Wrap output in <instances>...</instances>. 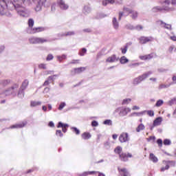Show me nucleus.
<instances>
[{
	"mask_svg": "<svg viewBox=\"0 0 176 176\" xmlns=\"http://www.w3.org/2000/svg\"><path fill=\"white\" fill-rule=\"evenodd\" d=\"M58 129L62 128V131L63 133H67V130L68 127H69V125L67 124H63V122H59L58 125H57Z\"/></svg>",
	"mask_w": 176,
	"mask_h": 176,
	"instance_id": "obj_13",
	"label": "nucleus"
},
{
	"mask_svg": "<svg viewBox=\"0 0 176 176\" xmlns=\"http://www.w3.org/2000/svg\"><path fill=\"white\" fill-rule=\"evenodd\" d=\"M28 24L29 28H32H32L34 27V19H30L28 20Z\"/></svg>",
	"mask_w": 176,
	"mask_h": 176,
	"instance_id": "obj_30",
	"label": "nucleus"
},
{
	"mask_svg": "<svg viewBox=\"0 0 176 176\" xmlns=\"http://www.w3.org/2000/svg\"><path fill=\"white\" fill-rule=\"evenodd\" d=\"M173 50H174V46L173 45H171L170 47H169V48H168L169 53H173Z\"/></svg>",
	"mask_w": 176,
	"mask_h": 176,
	"instance_id": "obj_56",
	"label": "nucleus"
},
{
	"mask_svg": "<svg viewBox=\"0 0 176 176\" xmlns=\"http://www.w3.org/2000/svg\"><path fill=\"white\" fill-rule=\"evenodd\" d=\"M122 10H123V12H119L118 20H122V17H123V16H124V14H126V16H129V14H130L131 13L133 9L129 6H124L123 7Z\"/></svg>",
	"mask_w": 176,
	"mask_h": 176,
	"instance_id": "obj_5",
	"label": "nucleus"
},
{
	"mask_svg": "<svg viewBox=\"0 0 176 176\" xmlns=\"http://www.w3.org/2000/svg\"><path fill=\"white\" fill-rule=\"evenodd\" d=\"M47 42V39L38 37L37 43H45Z\"/></svg>",
	"mask_w": 176,
	"mask_h": 176,
	"instance_id": "obj_34",
	"label": "nucleus"
},
{
	"mask_svg": "<svg viewBox=\"0 0 176 176\" xmlns=\"http://www.w3.org/2000/svg\"><path fill=\"white\" fill-rule=\"evenodd\" d=\"M108 3H111V5H113L115 3V0H107Z\"/></svg>",
	"mask_w": 176,
	"mask_h": 176,
	"instance_id": "obj_61",
	"label": "nucleus"
},
{
	"mask_svg": "<svg viewBox=\"0 0 176 176\" xmlns=\"http://www.w3.org/2000/svg\"><path fill=\"white\" fill-rule=\"evenodd\" d=\"M157 144H158V146H160V148H162L163 146V140H162V139H158L157 140Z\"/></svg>",
	"mask_w": 176,
	"mask_h": 176,
	"instance_id": "obj_44",
	"label": "nucleus"
},
{
	"mask_svg": "<svg viewBox=\"0 0 176 176\" xmlns=\"http://www.w3.org/2000/svg\"><path fill=\"white\" fill-rule=\"evenodd\" d=\"M87 50L86 48H82L80 52H79V56H85V54L87 53Z\"/></svg>",
	"mask_w": 176,
	"mask_h": 176,
	"instance_id": "obj_36",
	"label": "nucleus"
},
{
	"mask_svg": "<svg viewBox=\"0 0 176 176\" xmlns=\"http://www.w3.org/2000/svg\"><path fill=\"white\" fill-rule=\"evenodd\" d=\"M56 78H57V75H53V76H49L47 79V80H48V82L50 83H52V82H54V80L56 79Z\"/></svg>",
	"mask_w": 176,
	"mask_h": 176,
	"instance_id": "obj_31",
	"label": "nucleus"
},
{
	"mask_svg": "<svg viewBox=\"0 0 176 176\" xmlns=\"http://www.w3.org/2000/svg\"><path fill=\"white\" fill-rule=\"evenodd\" d=\"M145 113V111H142L140 113H135V115H137V116H141V115H144Z\"/></svg>",
	"mask_w": 176,
	"mask_h": 176,
	"instance_id": "obj_59",
	"label": "nucleus"
},
{
	"mask_svg": "<svg viewBox=\"0 0 176 176\" xmlns=\"http://www.w3.org/2000/svg\"><path fill=\"white\" fill-rule=\"evenodd\" d=\"M109 3H108V0H103L102 1V5L103 6H107V5H108Z\"/></svg>",
	"mask_w": 176,
	"mask_h": 176,
	"instance_id": "obj_57",
	"label": "nucleus"
},
{
	"mask_svg": "<svg viewBox=\"0 0 176 176\" xmlns=\"http://www.w3.org/2000/svg\"><path fill=\"white\" fill-rule=\"evenodd\" d=\"M156 140V138L155 136H150L148 138L146 139V140L149 142L150 141H155Z\"/></svg>",
	"mask_w": 176,
	"mask_h": 176,
	"instance_id": "obj_53",
	"label": "nucleus"
},
{
	"mask_svg": "<svg viewBox=\"0 0 176 176\" xmlns=\"http://www.w3.org/2000/svg\"><path fill=\"white\" fill-rule=\"evenodd\" d=\"M56 9H57V4H56V3H54L51 6V12H56Z\"/></svg>",
	"mask_w": 176,
	"mask_h": 176,
	"instance_id": "obj_40",
	"label": "nucleus"
},
{
	"mask_svg": "<svg viewBox=\"0 0 176 176\" xmlns=\"http://www.w3.org/2000/svg\"><path fill=\"white\" fill-rule=\"evenodd\" d=\"M168 168H170V165L169 164H166L165 166V167L163 166V167L161 168V171H166V170H168Z\"/></svg>",
	"mask_w": 176,
	"mask_h": 176,
	"instance_id": "obj_49",
	"label": "nucleus"
},
{
	"mask_svg": "<svg viewBox=\"0 0 176 176\" xmlns=\"http://www.w3.org/2000/svg\"><path fill=\"white\" fill-rule=\"evenodd\" d=\"M144 129H145V126H144L142 124H140L136 128V131H137V133H140V131H142V130H144Z\"/></svg>",
	"mask_w": 176,
	"mask_h": 176,
	"instance_id": "obj_29",
	"label": "nucleus"
},
{
	"mask_svg": "<svg viewBox=\"0 0 176 176\" xmlns=\"http://www.w3.org/2000/svg\"><path fill=\"white\" fill-rule=\"evenodd\" d=\"M30 43H32V45H35L38 43V37H31L29 38Z\"/></svg>",
	"mask_w": 176,
	"mask_h": 176,
	"instance_id": "obj_26",
	"label": "nucleus"
},
{
	"mask_svg": "<svg viewBox=\"0 0 176 176\" xmlns=\"http://www.w3.org/2000/svg\"><path fill=\"white\" fill-rule=\"evenodd\" d=\"M104 124H107L108 126H111L112 121L111 120H106L104 121Z\"/></svg>",
	"mask_w": 176,
	"mask_h": 176,
	"instance_id": "obj_48",
	"label": "nucleus"
},
{
	"mask_svg": "<svg viewBox=\"0 0 176 176\" xmlns=\"http://www.w3.org/2000/svg\"><path fill=\"white\" fill-rule=\"evenodd\" d=\"M42 104V102L39 101H31L30 107H39V105Z\"/></svg>",
	"mask_w": 176,
	"mask_h": 176,
	"instance_id": "obj_27",
	"label": "nucleus"
},
{
	"mask_svg": "<svg viewBox=\"0 0 176 176\" xmlns=\"http://www.w3.org/2000/svg\"><path fill=\"white\" fill-rule=\"evenodd\" d=\"M170 0H166L164 1L163 3V8H160V7H154L153 8V12H162V10H166L167 12H170V10H171V8L167 7L168 6V5H170Z\"/></svg>",
	"mask_w": 176,
	"mask_h": 176,
	"instance_id": "obj_3",
	"label": "nucleus"
},
{
	"mask_svg": "<svg viewBox=\"0 0 176 176\" xmlns=\"http://www.w3.org/2000/svg\"><path fill=\"white\" fill-rule=\"evenodd\" d=\"M119 141L121 143L127 142L129 141V133H122L120 135Z\"/></svg>",
	"mask_w": 176,
	"mask_h": 176,
	"instance_id": "obj_10",
	"label": "nucleus"
},
{
	"mask_svg": "<svg viewBox=\"0 0 176 176\" xmlns=\"http://www.w3.org/2000/svg\"><path fill=\"white\" fill-rule=\"evenodd\" d=\"M120 63L121 64H126V63H129V59L126 56H122L120 59Z\"/></svg>",
	"mask_w": 176,
	"mask_h": 176,
	"instance_id": "obj_28",
	"label": "nucleus"
},
{
	"mask_svg": "<svg viewBox=\"0 0 176 176\" xmlns=\"http://www.w3.org/2000/svg\"><path fill=\"white\" fill-rule=\"evenodd\" d=\"M116 61H119V58L116 57L115 54L108 57L106 60V63H116Z\"/></svg>",
	"mask_w": 176,
	"mask_h": 176,
	"instance_id": "obj_16",
	"label": "nucleus"
},
{
	"mask_svg": "<svg viewBox=\"0 0 176 176\" xmlns=\"http://www.w3.org/2000/svg\"><path fill=\"white\" fill-rule=\"evenodd\" d=\"M0 85L3 87L8 86V85H10V80H2L0 81Z\"/></svg>",
	"mask_w": 176,
	"mask_h": 176,
	"instance_id": "obj_25",
	"label": "nucleus"
},
{
	"mask_svg": "<svg viewBox=\"0 0 176 176\" xmlns=\"http://www.w3.org/2000/svg\"><path fill=\"white\" fill-rule=\"evenodd\" d=\"M149 159L150 160H151V162H153V163H157L158 162V159L156 157V156H155V154L153 153H150L149 155Z\"/></svg>",
	"mask_w": 176,
	"mask_h": 176,
	"instance_id": "obj_23",
	"label": "nucleus"
},
{
	"mask_svg": "<svg viewBox=\"0 0 176 176\" xmlns=\"http://www.w3.org/2000/svg\"><path fill=\"white\" fill-rule=\"evenodd\" d=\"M19 87L18 84H14V85L11 87L12 90H14V89H17Z\"/></svg>",
	"mask_w": 176,
	"mask_h": 176,
	"instance_id": "obj_58",
	"label": "nucleus"
},
{
	"mask_svg": "<svg viewBox=\"0 0 176 176\" xmlns=\"http://www.w3.org/2000/svg\"><path fill=\"white\" fill-rule=\"evenodd\" d=\"M57 58H58V61L61 62V61H63V60H65L67 58V56L62 55L60 56H58Z\"/></svg>",
	"mask_w": 176,
	"mask_h": 176,
	"instance_id": "obj_43",
	"label": "nucleus"
},
{
	"mask_svg": "<svg viewBox=\"0 0 176 176\" xmlns=\"http://www.w3.org/2000/svg\"><path fill=\"white\" fill-rule=\"evenodd\" d=\"M157 23L158 24H160V25H162V27H164V28H166V30H171L170 24L166 23L163 22V21H158Z\"/></svg>",
	"mask_w": 176,
	"mask_h": 176,
	"instance_id": "obj_18",
	"label": "nucleus"
},
{
	"mask_svg": "<svg viewBox=\"0 0 176 176\" xmlns=\"http://www.w3.org/2000/svg\"><path fill=\"white\" fill-rule=\"evenodd\" d=\"M153 41V38L152 36H141L139 38V43L140 45H145V43H148V42H152Z\"/></svg>",
	"mask_w": 176,
	"mask_h": 176,
	"instance_id": "obj_7",
	"label": "nucleus"
},
{
	"mask_svg": "<svg viewBox=\"0 0 176 176\" xmlns=\"http://www.w3.org/2000/svg\"><path fill=\"white\" fill-rule=\"evenodd\" d=\"M71 130H72V132L75 133L76 135H79V134H80V131H79V129H78L76 127H72Z\"/></svg>",
	"mask_w": 176,
	"mask_h": 176,
	"instance_id": "obj_33",
	"label": "nucleus"
},
{
	"mask_svg": "<svg viewBox=\"0 0 176 176\" xmlns=\"http://www.w3.org/2000/svg\"><path fill=\"white\" fill-rule=\"evenodd\" d=\"M27 125V122L23 121L20 122L19 124H16L10 126V129H23V127H25Z\"/></svg>",
	"mask_w": 176,
	"mask_h": 176,
	"instance_id": "obj_11",
	"label": "nucleus"
},
{
	"mask_svg": "<svg viewBox=\"0 0 176 176\" xmlns=\"http://www.w3.org/2000/svg\"><path fill=\"white\" fill-rule=\"evenodd\" d=\"M163 104H164V102L163 101V100H158L155 104V107H162Z\"/></svg>",
	"mask_w": 176,
	"mask_h": 176,
	"instance_id": "obj_35",
	"label": "nucleus"
},
{
	"mask_svg": "<svg viewBox=\"0 0 176 176\" xmlns=\"http://www.w3.org/2000/svg\"><path fill=\"white\" fill-rule=\"evenodd\" d=\"M65 107V102H61L59 105L58 109L59 111L63 110V109Z\"/></svg>",
	"mask_w": 176,
	"mask_h": 176,
	"instance_id": "obj_51",
	"label": "nucleus"
},
{
	"mask_svg": "<svg viewBox=\"0 0 176 176\" xmlns=\"http://www.w3.org/2000/svg\"><path fill=\"white\" fill-rule=\"evenodd\" d=\"M33 34H37V32H43L45 31V28L38 27V28H33L32 29Z\"/></svg>",
	"mask_w": 176,
	"mask_h": 176,
	"instance_id": "obj_19",
	"label": "nucleus"
},
{
	"mask_svg": "<svg viewBox=\"0 0 176 176\" xmlns=\"http://www.w3.org/2000/svg\"><path fill=\"white\" fill-rule=\"evenodd\" d=\"M113 25L115 30H118L119 28V23L116 17L113 18Z\"/></svg>",
	"mask_w": 176,
	"mask_h": 176,
	"instance_id": "obj_24",
	"label": "nucleus"
},
{
	"mask_svg": "<svg viewBox=\"0 0 176 176\" xmlns=\"http://www.w3.org/2000/svg\"><path fill=\"white\" fill-rule=\"evenodd\" d=\"M28 80H25L24 81H23V82L22 83V87L23 88V89H25V87H27V86H28Z\"/></svg>",
	"mask_w": 176,
	"mask_h": 176,
	"instance_id": "obj_47",
	"label": "nucleus"
},
{
	"mask_svg": "<svg viewBox=\"0 0 176 176\" xmlns=\"http://www.w3.org/2000/svg\"><path fill=\"white\" fill-rule=\"evenodd\" d=\"M45 63H41L38 65V69H47V67Z\"/></svg>",
	"mask_w": 176,
	"mask_h": 176,
	"instance_id": "obj_37",
	"label": "nucleus"
},
{
	"mask_svg": "<svg viewBox=\"0 0 176 176\" xmlns=\"http://www.w3.org/2000/svg\"><path fill=\"white\" fill-rule=\"evenodd\" d=\"M130 111L131 110L129 108H122L120 111V116H124L127 113H129V112H130Z\"/></svg>",
	"mask_w": 176,
	"mask_h": 176,
	"instance_id": "obj_20",
	"label": "nucleus"
},
{
	"mask_svg": "<svg viewBox=\"0 0 176 176\" xmlns=\"http://www.w3.org/2000/svg\"><path fill=\"white\" fill-rule=\"evenodd\" d=\"M162 118L161 117L157 118L154 121H153V126L156 127V126H160L162 124Z\"/></svg>",
	"mask_w": 176,
	"mask_h": 176,
	"instance_id": "obj_21",
	"label": "nucleus"
},
{
	"mask_svg": "<svg viewBox=\"0 0 176 176\" xmlns=\"http://www.w3.org/2000/svg\"><path fill=\"white\" fill-rule=\"evenodd\" d=\"M127 49H129L128 45H125L124 48H121V52L122 54H126L127 53Z\"/></svg>",
	"mask_w": 176,
	"mask_h": 176,
	"instance_id": "obj_42",
	"label": "nucleus"
},
{
	"mask_svg": "<svg viewBox=\"0 0 176 176\" xmlns=\"http://www.w3.org/2000/svg\"><path fill=\"white\" fill-rule=\"evenodd\" d=\"M164 145H171V140L168 139H165L164 140Z\"/></svg>",
	"mask_w": 176,
	"mask_h": 176,
	"instance_id": "obj_45",
	"label": "nucleus"
},
{
	"mask_svg": "<svg viewBox=\"0 0 176 176\" xmlns=\"http://www.w3.org/2000/svg\"><path fill=\"white\" fill-rule=\"evenodd\" d=\"M7 8L6 0H0V14H5Z\"/></svg>",
	"mask_w": 176,
	"mask_h": 176,
	"instance_id": "obj_6",
	"label": "nucleus"
},
{
	"mask_svg": "<svg viewBox=\"0 0 176 176\" xmlns=\"http://www.w3.org/2000/svg\"><path fill=\"white\" fill-rule=\"evenodd\" d=\"M91 126L93 127H97V126H98V122L97 121H96V120H94L91 122Z\"/></svg>",
	"mask_w": 176,
	"mask_h": 176,
	"instance_id": "obj_52",
	"label": "nucleus"
},
{
	"mask_svg": "<svg viewBox=\"0 0 176 176\" xmlns=\"http://www.w3.org/2000/svg\"><path fill=\"white\" fill-rule=\"evenodd\" d=\"M148 116H155V112L152 110L144 111Z\"/></svg>",
	"mask_w": 176,
	"mask_h": 176,
	"instance_id": "obj_39",
	"label": "nucleus"
},
{
	"mask_svg": "<svg viewBox=\"0 0 176 176\" xmlns=\"http://www.w3.org/2000/svg\"><path fill=\"white\" fill-rule=\"evenodd\" d=\"M171 41H173V42H176V36H172L170 37Z\"/></svg>",
	"mask_w": 176,
	"mask_h": 176,
	"instance_id": "obj_60",
	"label": "nucleus"
},
{
	"mask_svg": "<svg viewBox=\"0 0 176 176\" xmlns=\"http://www.w3.org/2000/svg\"><path fill=\"white\" fill-rule=\"evenodd\" d=\"M46 2H50V0H44V2L40 1L37 3L36 8H34L35 11L41 12V10H42V5H43V3H46Z\"/></svg>",
	"mask_w": 176,
	"mask_h": 176,
	"instance_id": "obj_15",
	"label": "nucleus"
},
{
	"mask_svg": "<svg viewBox=\"0 0 176 176\" xmlns=\"http://www.w3.org/2000/svg\"><path fill=\"white\" fill-rule=\"evenodd\" d=\"M170 3H171V5L175 6L176 5V0H171L170 1Z\"/></svg>",
	"mask_w": 176,
	"mask_h": 176,
	"instance_id": "obj_62",
	"label": "nucleus"
},
{
	"mask_svg": "<svg viewBox=\"0 0 176 176\" xmlns=\"http://www.w3.org/2000/svg\"><path fill=\"white\" fill-rule=\"evenodd\" d=\"M56 3L58 6H59L60 9H61L62 10H68V8H69L68 4L65 3V1H64V0H57Z\"/></svg>",
	"mask_w": 176,
	"mask_h": 176,
	"instance_id": "obj_8",
	"label": "nucleus"
},
{
	"mask_svg": "<svg viewBox=\"0 0 176 176\" xmlns=\"http://www.w3.org/2000/svg\"><path fill=\"white\" fill-rule=\"evenodd\" d=\"M72 35H75L74 32H67L66 33L61 34L60 36H72Z\"/></svg>",
	"mask_w": 176,
	"mask_h": 176,
	"instance_id": "obj_32",
	"label": "nucleus"
},
{
	"mask_svg": "<svg viewBox=\"0 0 176 176\" xmlns=\"http://www.w3.org/2000/svg\"><path fill=\"white\" fill-rule=\"evenodd\" d=\"M69 64H80V60L79 59H73Z\"/></svg>",
	"mask_w": 176,
	"mask_h": 176,
	"instance_id": "obj_41",
	"label": "nucleus"
},
{
	"mask_svg": "<svg viewBox=\"0 0 176 176\" xmlns=\"http://www.w3.org/2000/svg\"><path fill=\"white\" fill-rule=\"evenodd\" d=\"M151 74H152V72H148L144 73V74H142L141 76H138V78H135L133 80L134 85H138V83H141V82H142V80H145V79H146V78H148V76H149V75H151Z\"/></svg>",
	"mask_w": 176,
	"mask_h": 176,
	"instance_id": "obj_4",
	"label": "nucleus"
},
{
	"mask_svg": "<svg viewBox=\"0 0 176 176\" xmlns=\"http://www.w3.org/2000/svg\"><path fill=\"white\" fill-rule=\"evenodd\" d=\"M30 0H18L16 3H12V5L20 16H24L25 14V6L30 5Z\"/></svg>",
	"mask_w": 176,
	"mask_h": 176,
	"instance_id": "obj_1",
	"label": "nucleus"
},
{
	"mask_svg": "<svg viewBox=\"0 0 176 176\" xmlns=\"http://www.w3.org/2000/svg\"><path fill=\"white\" fill-rule=\"evenodd\" d=\"M52 73H53V71H46L45 72V74H47V75H52Z\"/></svg>",
	"mask_w": 176,
	"mask_h": 176,
	"instance_id": "obj_63",
	"label": "nucleus"
},
{
	"mask_svg": "<svg viewBox=\"0 0 176 176\" xmlns=\"http://www.w3.org/2000/svg\"><path fill=\"white\" fill-rule=\"evenodd\" d=\"M154 53H151L146 55H143L139 56V58H140L142 61H146V60H151V58H153Z\"/></svg>",
	"mask_w": 176,
	"mask_h": 176,
	"instance_id": "obj_14",
	"label": "nucleus"
},
{
	"mask_svg": "<svg viewBox=\"0 0 176 176\" xmlns=\"http://www.w3.org/2000/svg\"><path fill=\"white\" fill-rule=\"evenodd\" d=\"M50 85V82H49L48 80H46L44 83L43 84V86H49Z\"/></svg>",
	"mask_w": 176,
	"mask_h": 176,
	"instance_id": "obj_55",
	"label": "nucleus"
},
{
	"mask_svg": "<svg viewBox=\"0 0 176 176\" xmlns=\"http://www.w3.org/2000/svg\"><path fill=\"white\" fill-rule=\"evenodd\" d=\"M144 28V27H142V25H138L135 27V29L138 30V31H141V30H142Z\"/></svg>",
	"mask_w": 176,
	"mask_h": 176,
	"instance_id": "obj_54",
	"label": "nucleus"
},
{
	"mask_svg": "<svg viewBox=\"0 0 176 176\" xmlns=\"http://www.w3.org/2000/svg\"><path fill=\"white\" fill-rule=\"evenodd\" d=\"M81 138L85 140H90L91 138V133L90 132H84L81 134Z\"/></svg>",
	"mask_w": 176,
	"mask_h": 176,
	"instance_id": "obj_17",
	"label": "nucleus"
},
{
	"mask_svg": "<svg viewBox=\"0 0 176 176\" xmlns=\"http://www.w3.org/2000/svg\"><path fill=\"white\" fill-rule=\"evenodd\" d=\"M84 71H86V67H77V68H74L73 71H72V74H73V75H76L78 74H82V72H84Z\"/></svg>",
	"mask_w": 176,
	"mask_h": 176,
	"instance_id": "obj_12",
	"label": "nucleus"
},
{
	"mask_svg": "<svg viewBox=\"0 0 176 176\" xmlns=\"http://www.w3.org/2000/svg\"><path fill=\"white\" fill-rule=\"evenodd\" d=\"M172 80H173V82H176V74L173 76Z\"/></svg>",
	"mask_w": 176,
	"mask_h": 176,
	"instance_id": "obj_64",
	"label": "nucleus"
},
{
	"mask_svg": "<svg viewBox=\"0 0 176 176\" xmlns=\"http://www.w3.org/2000/svg\"><path fill=\"white\" fill-rule=\"evenodd\" d=\"M130 102H131V98L124 99L122 100V105H126V104H130Z\"/></svg>",
	"mask_w": 176,
	"mask_h": 176,
	"instance_id": "obj_38",
	"label": "nucleus"
},
{
	"mask_svg": "<svg viewBox=\"0 0 176 176\" xmlns=\"http://www.w3.org/2000/svg\"><path fill=\"white\" fill-rule=\"evenodd\" d=\"M53 58H54V56H53V55L52 54H50L47 55V56L46 58V60L50 61L51 60H53Z\"/></svg>",
	"mask_w": 176,
	"mask_h": 176,
	"instance_id": "obj_46",
	"label": "nucleus"
},
{
	"mask_svg": "<svg viewBox=\"0 0 176 176\" xmlns=\"http://www.w3.org/2000/svg\"><path fill=\"white\" fill-rule=\"evenodd\" d=\"M56 135H58V137H63V132L61 130H56Z\"/></svg>",
	"mask_w": 176,
	"mask_h": 176,
	"instance_id": "obj_50",
	"label": "nucleus"
},
{
	"mask_svg": "<svg viewBox=\"0 0 176 176\" xmlns=\"http://www.w3.org/2000/svg\"><path fill=\"white\" fill-rule=\"evenodd\" d=\"M129 14H131L130 16L133 20H135L138 17V12L134 10H133Z\"/></svg>",
	"mask_w": 176,
	"mask_h": 176,
	"instance_id": "obj_22",
	"label": "nucleus"
},
{
	"mask_svg": "<svg viewBox=\"0 0 176 176\" xmlns=\"http://www.w3.org/2000/svg\"><path fill=\"white\" fill-rule=\"evenodd\" d=\"M118 171L120 176H130V173L126 168L118 167Z\"/></svg>",
	"mask_w": 176,
	"mask_h": 176,
	"instance_id": "obj_9",
	"label": "nucleus"
},
{
	"mask_svg": "<svg viewBox=\"0 0 176 176\" xmlns=\"http://www.w3.org/2000/svg\"><path fill=\"white\" fill-rule=\"evenodd\" d=\"M123 149L120 146H117L114 149L115 153L119 155V159L121 160V162H128L129 161V157H133V154L128 153H123L122 152Z\"/></svg>",
	"mask_w": 176,
	"mask_h": 176,
	"instance_id": "obj_2",
	"label": "nucleus"
}]
</instances>
